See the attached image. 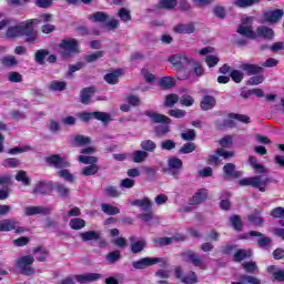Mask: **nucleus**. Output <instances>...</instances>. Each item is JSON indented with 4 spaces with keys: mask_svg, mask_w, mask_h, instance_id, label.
I'll return each mask as SVG.
<instances>
[{
    "mask_svg": "<svg viewBox=\"0 0 284 284\" xmlns=\"http://www.w3.org/2000/svg\"><path fill=\"white\" fill-rule=\"evenodd\" d=\"M34 19H29L20 24L11 26L6 31L7 39H17L24 37V43L28 45H34L39 43V32L34 30Z\"/></svg>",
    "mask_w": 284,
    "mask_h": 284,
    "instance_id": "f257e3e1",
    "label": "nucleus"
},
{
    "mask_svg": "<svg viewBox=\"0 0 284 284\" xmlns=\"http://www.w3.org/2000/svg\"><path fill=\"white\" fill-rule=\"evenodd\" d=\"M144 116H148L151 120V123H160L153 129L155 136L161 138L165 136V134H170V123H172V119L168 118V115L148 110L144 111Z\"/></svg>",
    "mask_w": 284,
    "mask_h": 284,
    "instance_id": "f03ea898",
    "label": "nucleus"
},
{
    "mask_svg": "<svg viewBox=\"0 0 284 284\" xmlns=\"http://www.w3.org/2000/svg\"><path fill=\"white\" fill-rule=\"evenodd\" d=\"M272 183L271 178H264L262 175H255L252 178H244L239 181L241 187H254L258 192H266L267 185Z\"/></svg>",
    "mask_w": 284,
    "mask_h": 284,
    "instance_id": "7ed1b4c3",
    "label": "nucleus"
},
{
    "mask_svg": "<svg viewBox=\"0 0 284 284\" xmlns=\"http://www.w3.org/2000/svg\"><path fill=\"white\" fill-rule=\"evenodd\" d=\"M132 205L142 207V212H145L139 215V219H141V221L144 223H148L154 219V214L152 213V200L149 197H143L142 200H133Z\"/></svg>",
    "mask_w": 284,
    "mask_h": 284,
    "instance_id": "20e7f679",
    "label": "nucleus"
},
{
    "mask_svg": "<svg viewBox=\"0 0 284 284\" xmlns=\"http://www.w3.org/2000/svg\"><path fill=\"white\" fill-rule=\"evenodd\" d=\"M158 263H161V267H168V258L165 257H142L132 262V267L133 270H145V267H152Z\"/></svg>",
    "mask_w": 284,
    "mask_h": 284,
    "instance_id": "39448f33",
    "label": "nucleus"
},
{
    "mask_svg": "<svg viewBox=\"0 0 284 284\" xmlns=\"http://www.w3.org/2000/svg\"><path fill=\"white\" fill-rule=\"evenodd\" d=\"M60 48L62 49V57L64 59H70L80 52L79 41L74 38L63 39L60 43Z\"/></svg>",
    "mask_w": 284,
    "mask_h": 284,
    "instance_id": "423d86ee",
    "label": "nucleus"
},
{
    "mask_svg": "<svg viewBox=\"0 0 284 284\" xmlns=\"http://www.w3.org/2000/svg\"><path fill=\"white\" fill-rule=\"evenodd\" d=\"M79 119L83 121V123H89V121H92V119H95L97 121H101L104 125H108V123L112 121V116L110 115V113H105L101 111L81 112L79 113Z\"/></svg>",
    "mask_w": 284,
    "mask_h": 284,
    "instance_id": "0eeeda50",
    "label": "nucleus"
},
{
    "mask_svg": "<svg viewBox=\"0 0 284 284\" xmlns=\"http://www.w3.org/2000/svg\"><path fill=\"white\" fill-rule=\"evenodd\" d=\"M16 234H26L29 232L28 227L19 226V221L14 219H6L0 221V232H12Z\"/></svg>",
    "mask_w": 284,
    "mask_h": 284,
    "instance_id": "6e6552de",
    "label": "nucleus"
},
{
    "mask_svg": "<svg viewBox=\"0 0 284 284\" xmlns=\"http://www.w3.org/2000/svg\"><path fill=\"white\" fill-rule=\"evenodd\" d=\"M34 263V256L24 255L17 261V267L20 270V274L23 276H32L34 275V268L30 265Z\"/></svg>",
    "mask_w": 284,
    "mask_h": 284,
    "instance_id": "1a4fd4ad",
    "label": "nucleus"
},
{
    "mask_svg": "<svg viewBox=\"0 0 284 284\" xmlns=\"http://www.w3.org/2000/svg\"><path fill=\"white\" fill-rule=\"evenodd\" d=\"M183 261L185 263H191L194 267H199L200 270H207V264L194 251H185L181 254Z\"/></svg>",
    "mask_w": 284,
    "mask_h": 284,
    "instance_id": "9d476101",
    "label": "nucleus"
},
{
    "mask_svg": "<svg viewBox=\"0 0 284 284\" xmlns=\"http://www.w3.org/2000/svg\"><path fill=\"white\" fill-rule=\"evenodd\" d=\"M169 61L173 65V68H175V70L181 71L185 70L187 65H191L193 59L187 58V55L185 54L178 53L169 57Z\"/></svg>",
    "mask_w": 284,
    "mask_h": 284,
    "instance_id": "9b49d317",
    "label": "nucleus"
},
{
    "mask_svg": "<svg viewBox=\"0 0 284 284\" xmlns=\"http://www.w3.org/2000/svg\"><path fill=\"white\" fill-rule=\"evenodd\" d=\"M175 278L184 284H196L199 283V276L194 271H190L186 275H183V267L176 266L174 268Z\"/></svg>",
    "mask_w": 284,
    "mask_h": 284,
    "instance_id": "f8f14e48",
    "label": "nucleus"
},
{
    "mask_svg": "<svg viewBox=\"0 0 284 284\" xmlns=\"http://www.w3.org/2000/svg\"><path fill=\"white\" fill-rule=\"evenodd\" d=\"M47 165H51L57 168L58 170H63L65 168H70V162L65 160V158L60 154H52L44 159Z\"/></svg>",
    "mask_w": 284,
    "mask_h": 284,
    "instance_id": "ddd939ff",
    "label": "nucleus"
},
{
    "mask_svg": "<svg viewBox=\"0 0 284 284\" xmlns=\"http://www.w3.org/2000/svg\"><path fill=\"white\" fill-rule=\"evenodd\" d=\"M183 169V160L179 158H171L168 160L166 172L173 176V179H179L181 170Z\"/></svg>",
    "mask_w": 284,
    "mask_h": 284,
    "instance_id": "4468645a",
    "label": "nucleus"
},
{
    "mask_svg": "<svg viewBox=\"0 0 284 284\" xmlns=\"http://www.w3.org/2000/svg\"><path fill=\"white\" fill-rule=\"evenodd\" d=\"M54 192V183L50 181H39L33 187L32 194H42L48 196Z\"/></svg>",
    "mask_w": 284,
    "mask_h": 284,
    "instance_id": "2eb2a0df",
    "label": "nucleus"
},
{
    "mask_svg": "<svg viewBox=\"0 0 284 284\" xmlns=\"http://www.w3.org/2000/svg\"><path fill=\"white\" fill-rule=\"evenodd\" d=\"M266 23H278L284 17L283 9L268 10L263 14Z\"/></svg>",
    "mask_w": 284,
    "mask_h": 284,
    "instance_id": "dca6fc26",
    "label": "nucleus"
},
{
    "mask_svg": "<svg viewBox=\"0 0 284 284\" xmlns=\"http://www.w3.org/2000/svg\"><path fill=\"white\" fill-rule=\"evenodd\" d=\"M173 32H175V34H194V32H196V27L194 22L186 24L180 23L173 28Z\"/></svg>",
    "mask_w": 284,
    "mask_h": 284,
    "instance_id": "f3484780",
    "label": "nucleus"
},
{
    "mask_svg": "<svg viewBox=\"0 0 284 284\" xmlns=\"http://www.w3.org/2000/svg\"><path fill=\"white\" fill-rule=\"evenodd\" d=\"M94 92H97V87L83 88L80 92L81 103L83 105H90V99L94 97Z\"/></svg>",
    "mask_w": 284,
    "mask_h": 284,
    "instance_id": "a211bd4d",
    "label": "nucleus"
},
{
    "mask_svg": "<svg viewBox=\"0 0 284 284\" xmlns=\"http://www.w3.org/2000/svg\"><path fill=\"white\" fill-rule=\"evenodd\" d=\"M223 173L225 174V176H227L229 179H241L242 176V172L241 171H236V164L234 163H226L223 166Z\"/></svg>",
    "mask_w": 284,
    "mask_h": 284,
    "instance_id": "6ab92c4d",
    "label": "nucleus"
},
{
    "mask_svg": "<svg viewBox=\"0 0 284 284\" xmlns=\"http://www.w3.org/2000/svg\"><path fill=\"white\" fill-rule=\"evenodd\" d=\"M204 201H207V190L200 189L190 200L189 205H201V203H204Z\"/></svg>",
    "mask_w": 284,
    "mask_h": 284,
    "instance_id": "aec40b11",
    "label": "nucleus"
},
{
    "mask_svg": "<svg viewBox=\"0 0 284 284\" xmlns=\"http://www.w3.org/2000/svg\"><path fill=\"white\" fill-rule=\"evenodd\" d=\"M240 70L246 72L248 77H252L254 74H261V72H263V68L258 67V64H250L247 62H242L240 64Z\"/></svg>",
    "mask_w": 284,
    "mask_h": 284,
    "instance_id": "412c9836",
    "label": "nucleus"
},
{
    "mask_svg": "<svg viewBox=\"0 0 284 284\" xmlns=\"http://www.w3.org/2000/svg\"><path fill=\"white\" fill-rule=\"evenodd\" d=\"M50 212V207L45 206H28L24 209L26 216H36V214H43L44 216H48Z\"/></svg>",
    "mask_w": 284,
    "mask_h": 284,
    "instance_id": "4be33fe9",
    "label": "nucleus"
},
{
    "mask_svg": "<svg viewBox=\"0 0 284 284\" xmlns=\"http://www.w3.org/2000/svg\"><path fill=\"white\" fill-rule=\"evenodd\" d=\"M121 77H123V69H115L104 75V81L109 83V85H116Z\"/></svg>",
    "mask_w": 284,
    "mask_h": 284,
    "instance_id": "5701e85b",
    "label": "nucleus"
},
{
    "mask_svg": "<svg viewBox=\"0 0 284 284\" xmlns=\"http://www.w3.org/2000/svg\"><path fill=\"white\" fill-rule=\"evenodd\" d=\"M200 108L203 110V112H207V110H214V108H216V98L213 95H204L200 102Z\"/></svg>",
    "mask_w": 284,
    "mask_h": 284,
    "instance_id": "b1692460",
    "label": "nucleus"
},
{
    "mask_svg": "<svg viewBox=\"0 0 284 284\" xmlns=\"http://www.w3.org/2000/svg\"><path fill=\"white\" fill-rule=\"evenodd\" d=\"M257 37L266 39L267 41H272V39H274V29L265 26H260L256 29V38Z\"/></svg>",
    "mask_w": 284,
    "mask_h": 284,
    "instance_id": "393cba45",
    "label": "nucleus"
},
{
    "mask_svg": "<svg viewBox=\"0 0 284 284\" xmlns=\"http://www.w3.org/2000/svg\"><path fill=\"white\" fill-rule=\"evenodd\" d=\"M78 283H94V281H99L101 278V274L99 273H85L74 276Z\"/></svg>",
    "mask_w": 284,
    "mask_h": 284,
    "instance_id": "a878e982",
    "label": "nucleus"
},
{
    "mask_svg": "<svg viewBox=\"0 0 284 284\" xmlns=\"http://www.w3.org/2000/svg\"><path fill=\"white\" fill-rule=\"evenodd\" d=\"M247 220L256 227H263L265 223V220L261 216V211L258 209H255L252 214L247 215Z\"/></svg>",
    "mask_w": 284,
    "mask_h": 284,
    "instance_id": "bb28decb",
    "label": "nucleus"
},
{
    "mask_svg": "<svg viewBox=\"0 0 284 284\" xmlns=\"http://www.w3.org/2000/svg\"><path fill=\"white\" fill-rule=\"evenodd\" d=\"M158 85L162 90H172V88H174V85H176V79H174L172 77H162V78H160Z\"/></svg>",
    "mask_w": 284,
    "mask_h": 284,
    "instance_id": "cd10ccee",
    "label": "nucleus"
},
{
    "mask_svg": "<svg viewBox=\"0 0 284 284\" xmlns=\"http://www.w3.org/2000/svg\"><path fill=\"white\" fill-rule=\"evenodd\" d=\"M80 239L83 243H88V241H101V233L99 231H87L80 233Z\"/></svg>",
    "mask_w": 284,
    "mask_h": 284,
    "instance_id": "c85d7f7f",
    "label": "nucleus"
},
{
    "mask_svg": "<svg viewBox=\"0 0 284 284\" xmlns=\"http://www.w3.org/2000/svg\"><path fill=\"white\" fill-rule=\"evenodd\" d=\"M237 34H242V37H246L247 39H256V32H254L252 26L240 24Z\"/></svg>",
    "mask_w": 284,
    "mask_h": 284,
    "instance_id": "c756f323",
    "label": "nucleus"
},
{
    "mask_svg": "<svg viewBox=\"0 0 284 284\" xmlns=\"http://www.w3.org/2000/svg\"><path fill=\"white\" fill-rule=\"evenodd\" d=\"M53 191H57L60 199H70V187L65 186V184L54 183Z\"/></svg>",
    "mask_w": 284,
    "mask_h": 284,
    "instance_id": "7c9ffc66",
    "label": "nucleus"
},
{
    "mask_svg": "<svg viewBox=\"0 0 284 284\" xmlns=\"http://www.w3.org/2000/svg\"><path fill=\"white\" fill-rule=\"evenodd\" d=\"M33 254H40L37 256V261L39 263H45L48 261V257L50 256V251L43 246H37L33 248Z\"/></svg>",
    "mask_w": 284,
    "mask_h": 284,
    "instance_id": "2f4dec72",
    "label": "nucleus"
},
{
    "mask_svg": "<svg viewBox=\"0 0 284 284\" xmlns=\"http://www.w3.org/2000/svg\"><path fill=\"white\" fill-rule=\"evenodd\" d=\"M276 265H271L268 266L267 271L270 272V274H272L273 276V281H275L276 283H284V270L280 268L276 270Z\"/></svg>",
    "mask_w": 284,
    "mask_h": 284,
    "instance_id": "473e14b6",
    "label": "nucleus"
},
{
    "mask_svg": "<svg viewBox=\"0 0 284 284\" xmlns=\"http://www.w3.org/2000/svg\"><path fill=\"white\" fill-rule=\"evenodd\" d=\"M50 55V51L48 49H39L34 53V61L39 65H45V58Z\"/></svg>",
    "mask_w": 284,
    "mask_h": 284,
    "instance_id": "72a5a7b5",
    "label": "nucleus"
},
{
    "mask_svg": "<svg viewBox=\"0 0 284 284\" xmlns=\"http://www.w3.org/2000/svg\"><path fill=\"white\" fill-rule=\"evenodd\" d=\"M91 21L94 23H108L110 21V14L103 11H97L91 16Z\"/></svg>",
    "mask_w": 284,
    "mask_h": 284,
    "instance_id": "f704fd0d",
    "label": "nucleus"
},
{
    "mask_svg": "<svg viewBox=\"0 0 284 284\" xmlns=\"http://www.w3.org/2000/svg\"><path fill=\"white\" fill-rule=\"evenodd\" d=\"M67 88L68 82L65 81L53 80L49 84V90H51V92H63Z\"/></svg>",
    "mask_w": 284,
    "mask_h": 284,
    "instance_id": "c9c22d12",
    "label": "nucleus"
},
{
    "mask_svg": "<svg viewBox=\"0 0 284 284\" xmlns=\"http://www.w3.org/2000/svg\"><path fill=\"white\" fill-rule=\"evenodd\" d=\"M101 210L104 214H108V216H116V214H121V210L112 204L103 203Z\"/></svg>",
    "mask_w": 284,
    "mask_h": 284,
    "instance_id": "e433bc0d",
    "label": "nucleus"
},
{
    "mask_svg": "<svg viewBox=\"0 0 284 284\" xmlns=\"http://www.w3.org/2000/svg\"><path fill=\"white\" fill-rule=\"evenodd\" d=\"M252 256V251L240 248L234 253L233 260L235 263H241V261H245V258H250Z\"/></svg>",
    "mask_w": 284,
    "mask_h": 284,
    "instance_id": "4c0bfd02",
    "label": "nucleus"
},
{
    "mask_svg": "<svg viewBox=\"0 0 284 284\" xmlns=\"http://www.w3.org/2000/svg\"><path fill=\"white\" fill-rule=\"evenodd\" d=\"M229 221L236 232H243V220H241V215H232Z\"/></svg>",
    "mask_w": 284,
    "mask_h": 284,
    "instance_id": "58836bf2",
    "label": "nucleus"
},
{
    "mask_svg": "<svg viewBox=\"0 0 284 284\" xmlns=\"http://www.w3.org/2000/svg\"><path fill=\"white\" fill-rule=\"evenodd\" d=\"M146 245L148 244L145 243V240L133 242L130 246L131 254H140V252H143V250H145Z\"/></svg>",
    "mask_w": 284,
    "mask_h": 284,
    "instance_id": "ea45409f",
    "label": "nucleus"
},
{
    "mask_svg": "<svg viewBox=\"0 0 284 284\" xmlns=\"http://www.w3.org/2000/svg\"><path fill=\"white\" fill-rule=\"evenodd\" d=\"M104 55H105V51H95L84 55V61H87V63H94L99 61V59H103Z\"/></svg>",
    "mask_w": 284,
    "mask_h": 284,
    "instance_id": "a19ab883",
    "label": "nucleus"
},
{
    "mask_svg": "<svg viewBox=\"0 0 284 284\" xmlns=\"http://www.w3.org/2000/svg\"><path fill=\"white\" fill-rule=\"evenodd\" d=\"M176 6H179L176 0H160L158 3V8L161 10H174Z\"/></svg>",
    "mask_w": 284,
    "mask_h": 284,
    "instance_id": "79ce46f5",
    "label": "nucleus"
},
{
    "mask_svg": "<svg viewBox=\"0 0 284 284\" xmlns=\"http://www.w3.org/2000/svg\"><path fill=\"white\" fill-rule=\"evenodd\" d=\"M0 63L6 68H14V65H19V60L14 55H6L1 58Z\"/></svg>",
    "mask_w": 284,
    "mask_h": 284,
    "instance_id": "37998d69",
    "label": "nucleus"
},
{
    "mask_svg": "<svg viewBox=\"0 0 284 284\" xmlns=\"http://www.w3.org/2000/svg\"><path fill=\"white\" fill-rule=\"evenodd\" d=\"M69 226L71 227V230H83V227H85V220L81 219V217H74L71 219L69 222Z\"/></svg>",
    "mask_w": 284,
    "mask_h": 284,
    "instance_id": "c03bdc74",
    "label": "nucleus"
},
{
    "mask_svg": "<svg viewBox=\"0 0 284 284\" xmlns=\"http://www.w3.org/2000/svg\"><path fill=\"white\" fill-rule=\"evenodd\" d=\"M261 0H234L233 6L236 8H252V6H256Z\"/></svg>",
    "mask_w": 284,
    "mask_h": 284,
    "instance_id": "a18cd8bd",
    "label": "nucleus"
},
{
    "mask_svg": "<svg viewBox=\"0 0 284 284\" xmlns=\"http://www.w3.org/2000/svg\"><path fill=\"white\" fill-rule=\"evenodd\" d=\"M140 148L143 152H154L156 150V142L152 140H144L140 143Z\"/></svg>",
    "mask_w": 284,
    "mask_h": 284,
    "instance_id": "49530a36",
    "label": "nucleus"
},
{
    "mask_svg": "<svg viewBox=\"0 0 284 284\" xmlns=\"http://www.w3.org/2000/svg\"><path fill=\"white\" fill-rule=\"evenodd\" d=\"M152 241L155 247H165L166 245H172L171 237H154Z\"/></svg>",
    "mask_w": 284,
    "mask_h": 284,
    "instance_id": "de8ad7c7",
    "label": "nucleus"
},
{
    "mask_svg": "<svg viewBox=\"0 0 284 284\" xmlns=\"http://www.w3.org/2000/svg\"><path fill=\"white\" fill-rule=\"evenodd\" d=\"M16 181L22 183L23 185H30V178H28V173L23 170L18 171L16 174Z\"/></svg>",
    "mask_w": 284,
    "mask_h": 284,
    "instance_id": "09e8293b",
    "label": "nucleus"
},
{
    "mask_svg": "<svg viewBox=\"0 0 284 284\" xmlns=\"http://www.w3.org/2000/svg\"><path fill=\"white\" fill-rule=\"evenodd\" d=\"M179 103V95L175 93H171L165 97L164 105L165 108H174Z\"/></svg>",
    "mask_w": 284,
    "mask_h": 284,
    "instance_id": "8fccbe9b",
    "label": "nucleus"
},
{
    "mask_svg": "<svg viewBox=\"0 0 284 284\" xmlns=\"http://www.w3.org/2000/svg\"><path fill=\"white\" fill-rule=\"evenodd\" d=\"M83 176H94V174H99V165L90 164L82 170Z\"/></svg>",
    "mask_w": 284,
    "mask_h": 284,
    "instance_id": "3c124183",
    "label": "nucleus"
},
{
    "mask_svg": "<svg viewBox=\"0 0 284 284\" xmlns=\"http://www.w3.org/2000/svg\"><path fill=\"white\" fill-rule=\"evenodd\" d=\"M78 160L80 163H84V165H97V163H99L97 156L79 155Z\"/></svg>",
    "mask_w": 284,
    "mask_h": 284,
    "instance_id": "603ef678",
    "label": "nucleus"
},
{
    "mask_svg": "<svg viewBox=\"0 0 284 284\" xmlns=\"http://www.w3.org/2000/svg\"><path fill=\"white\" fill-rule=\"evenodd\" d=\"M148 156H150L148 152L143 150H138L133 153V163H143V161H145Z\"/></svg>",
    "mask_w": 284,
    "mask_h": 284,
    "instance_id": "864d4df0",
    "label": "nucleus"
},
{
    "mask_svg": "<svg viewBox=\"0 0 284 284\" xmlns=\"http://www.w3.org/2000/svg\"><path fill=\"white\" fill-rule=\"evenodd\" d=\"M213 14L214 17H216V19L223 20L227 17V11L223 6H215L213 7Z\"/></svg>",
    "mask_w": 284,
    "mask_h": 284,
    "instance_id": "5fc2aeb1",
    "label": "nucleus"
},
{
    "mask_svg": "<svg viewBox=\"0 0 284 284\" xmlns=\"http://www.w3.org/2000/svg\"><path fill=\"white\" fill-rule=\"evenodd\" d=\"M196 150V144L194 142H187L183 144L180 149V154H192Z\"/></svg>",
    "mask_w": 284,
    "mask_h": 284,
    "instance_id": "6e6d98bb",
    "label": "nucleus"
},
{
    "mask_svg": "<svg viewBox=\"0 0 284 284\" xmlns=\"http://www.w3.org/2000/svg\"><path fill=\"white\" fill-rule=\"evenodd\" d=\"M104 192L109 199H116L118 196H121V192H119L116 186L108 185Z\"/></svg>",
    "mask_w": 284,
    "mask_h": 284,
    "instance_id": "4d7b16f0",
    "label": "nucleus"
},
{
    "mask_svg": "<svg viewBox=\"0 0 284 284\" xmlns=\"http://www.w3.org/2000/svg\"><path fill=\"white\" fill-rule=\"evenodd\" d=\"M118 17H120L121 21L124 23H128V21H132V14L130 13V10L125 8H121L118 12Z\"/></svg>",
    "mask_w": 284,
    "mask_h": 284,
    "instance_id": "13d9d810",
    "label": "nucleus"
},
{
    "mask_svg": "<svg viewBox=\"0 0 284 284\" xmlns=\"http://www.w3.org/2000/svg\"><path fill=\"white\" fill-rule=\"evenodd\" d=\"M242 267H243V270H245V272L247 274H254V272H256V270H258L256 262H253V261L242 263Z\"/></svg>",
    "mask_w": 284,
    "mask_h": 284,
    "instance_id": "bf43d9fd",
    "label": "nucleus"
},
{
    "mask_svg": "<svg viewBox=\"0 0 284 284\" xmlns=\"http://www.w3.org/2000/svg\"><path fill=\"white\" fill-rule=\"evenodd\" d=\"M106 261L109 263H116V261H121V251L115 250V251L109 252L106 254Z\"/></svg>",
    "mask_w": 284,
    "mask_h": 284,
    "instance_id": "052dcab7",
    "label": "nucleus"
},
{
    "mask_svg": "<svg viewBox=\"0 0 284 284\" xmlns=\"http://www.w3.org/2000/svg\"><path fill=\"white\" fill-rule=\"evenodd\" d=\"M229 119H235L236 121H240L241 123H251L250 116L245 114H239V113H229Z\"/></svg>",
    "mask_w": 284,
    "mask_h": 284,
    "instance_id": "680f3d73",
    "label": "nucleus"
},
{
    "mask_svg": "<svg viewBox=\"0 0 284 284\" xmlns=\"http://www.w3.org/2000/svg\"><path fill=\"white\" fill-rule=\"evenodd\" d=\"M58 174L59 176H61V179H64V181H68L69 183H74V175L70 173L68 169L60 170Z\"/></svg>",
    "mask_w": 284,
    "mask_h": 284,
    "instance_id": "e2e57ef3",
    "label": "nucleus"
},
{
    "mask_svg": "<svg viewBox=\"0 0 284 284\" xmlns=\"http://www.w3.org/2000/svg\"><path fill=\"white\" fill-rule=\"evenodd\" d=\"M239 278H240V281H242V283L262 284L261 280H258V277H254L252 275H240Z\"/></svg>",
    "mask_w": 284,
    "mask_h": 284,
    "instance_id": "0e129e2a",
    "label": "nucleus"
},
{
    "mask_svg": "<svg viewBox=\"0 0 284 284\" xmlns=\"http://www.w3.org/2000/svg\"><path fill=\"white\" fill-rule=\"evenodd\" d=\"M270 216L272 219H284V207L283 206H276L271 210Z\"/></svg>",
    "mask_w": 284,
    "mask_h": 284,
    "instance_id": "69168bd1",
    "label": "nucleus"
},
{
    "mask_svg": "<svg viewBox=\"0 0 284 284\" xmlns=\"http://www.w3.org/2000/svg\"><path fill=\"white\" fill-rule=\"evenodd\" d=\"M230 77H231L232 81H234V83H241V81H243V79H244L243 72H241L239 70L231 71Z\"/></svg>",
    "mask_w": 284,
    "mask_h": 284,
    "instance_id": "338daca9",
    "label": "nucleus"
},
{
    "mask_svg": "<svg viewBox=\"0 0 284 284\" xmlns=\"http://www.w3.org/2000/svg\"><path fill=\"white\" fill-rule=\"evenodd\" d=\"M0 185L2 187H10V185H12V175L10 174L0 175Z\"/></svg>",
    "mask_w": 284,
    "mask_h": 284,
    "instance_id": "774afa93",
    "label": "nucleus"
}]
</instances>
